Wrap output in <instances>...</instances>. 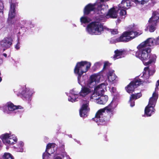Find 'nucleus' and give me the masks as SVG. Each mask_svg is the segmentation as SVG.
I'll use <instances>...</instances> for the list:
<instances>
[{
	"mask_svg": "<svg viewBox=\"0 0 159 159\" xmlns=\"http://www.w3.org/2000/svg\"><path fill=\"white\" fill-rule=\"evenodd\" d=\"M150 46L145 41L141 43L137 47L138 49L135 53V56L142 60L144 61L149 59V61L145 62L144 64L148 66L151 63L155 62L157 56L155 54H150L151 49Z\"/></svg>",
	"mask_w": 159,
	"mask_h": 159,
	"instance_id": "f257e3e1",
	"label": "nucleus"
},
{
	"mask_svg": "<svg viewBox=\"0 0 159 159\" xmlns=\"http://www.w3.org/2000/svg\"><path fill=\"white\" fill-rule=\"evenodd\" d=\"M114 111L109 108L99 110L96 113L95 118L93 120L95 121L98 125H106L110 120L111 116L113 115Z\"/></svg>",
	"mask_w": 159,
	"mask_h": 159,
	"instance_id": "f03ea898",
	"label": "nucleus"
},
{
	"mask_svg": "<svg viewBox=\"0 0 159 159\" xmlns=\"http://www.w3.org/2000/svg\"><path fill=\"white\" fill-rule=\"evenodd\" d=\"M90 62L86 61H82L77 63L74 69L75 74L78 75V79H80L83 74L87 72L91 66Z\"/></svg>",
	"mask_w": 159,
	"mask_h": 159,
	"instance_id": "7ed1b4c3",
	"label": "nucleus"
},
{
	"mask_svg": "<svg viewBox=\"0 0 159 159\" xmlns=\"http://www.w3.org/2000/svg\"><path fill=\"white\" fill-rule=\"evenodd\" d=\"M142 34V32L140 33L132 31H125L119 37L116 39L115 41L116 42H128Z\"/></svg>",
	"mask_w": 159,
	"mask_h": 159,
	"instance_id": "20e7f679",
	"label": "nucleus"
},
{
	"mask_svg": "<svg viewBox=\"0 0 159 159\" xmlns=\"http://www.w3.org/2000/svg\"><path fill=\"white\" fill-rule=\"evenodd\" d=\"M88 32L92 35H99L103 30V25L98 21L92 22L87 27Z\"/></svg>",
	"mask_w": 159,
	"mask_h": 159,
	"instance_id": "39448f33",
	"label": "nucleus"
},
{
	"mask_svg": "<svg viewBox=\"0 0 159 159\" xmlns=\"http://www.w3.org/2000/svg\"><path fill=\"white\" fill-rule=\"evenodd\" d=\"M22 107L20 106L14 105L13 103L9 102H7L3 107V111L6 114H11L13 112L18 114L22 112L23 110L19 111V109H22Z\"/></svg>",
	"mask_w": 159,
	"mask_h": 159,
	"instance_id": "423d86ee",
	"label": "nucleus"
},
{
	"mask_svg": "<svg viewBox=\"0 0 159 159\" xmlns=\"http://www.w3.org/2000/svg\"><path fill=\"white\" fill-rule=\"evenodd\" d=\"M15 93L18 96H20L24 100L30 98V89L26 85L19 86L13 90Z\"/></svg>",
	"mask_w": 159,
	"mask_h": 159,
	"instance_id": "0eeeda50",
	"label": "nucleus"
},
{
	"mask_svg": "<svg viewBox=\"0 0 159 159\" xmlns=\"http://www.w3.org/2000/svg\"><path fill=\"white\" fill-rule=\"evenodd\" d=\"M0 138L6 144L12 145L16 143L18 140L16 136L11 132L1 135Z\"/></svg>",
	"mask_w": 159,
	"mask_h": 159,
	"instance_id": "6e6552de",
	"label": "nucleus"
},
{
	"mask_svg": "<svg viewBox=\"0 0 159 159\" xmlns=\"http://www.w3.org/2000/svg\"><path fill=\"white\" fill-rule=\"evenodd\" d=\"M143 84L142 80L139 78L134 79L125 87V89L129 93H132L135 88Z\"/></svg>",
	"mask_w": 159,
	"mask_h": 159,
	"instance_id": "1a4fd4ad",
	"label": "nucleus"
},
{
	"mask_svg": "<svg viewBox=\"0 0 159 159\" xmlns=\"http://www.w3.org/2000/svg\"><path fill=\"white\" fill-rule=\"evenodd\" d=\"M84 103L82 105L80 110V115L81 117H85L87 116V113L89 110V101L84 100Z\"/></svg>",
	"mask_w": 159,
	"mask_h": 159,
	"instance_id": "9d476101",
	"label": "nucleus"
},
{
	"mask_svg": "<svg viewBox=\"0 0 159 159\" xmlns=\"http://www.w3.org/2000/svg\"><path fill=\"white\" fill-rule=\"evenodd\" d=\"M12 39L10 37L5 38L3 39L0 41L1 46L4 48V50L9 48L12 44Z\"/></svg>",
	"mask_w": 159,
	"mask_h": 159,
	"instance_id": "9b49d317",
	"label": "nucleus"
},
{
	"mask_svg": "<svg viewBox=\"0 0 159 159\" xmlns=\"http://www.w3.org/2000/svg\"><path fill=\"white\" fill-rule=\"evenodd\" d=\"M95 3L92 4L91 3L88 4L84 7L83 12L84 15H88L92 11H96V8L95 7Z\"/></svg>",
	"mask_w": 159,
	"mask_h": 159,
	"instance_id": "f8f14e48",
	"label": "nucleus"
},
{
	"mask_svg": "<svg viewBox=\"0 0 159 159\" xmlns=\"http://www.w3.org/2000/svg\"><path fill=\"white\" fill-rule=\"evenodd\" d=\"M15 4L13 3L11 4L10 10L9 13V16L8 19V23L10 24L14 23V21L12 20L15 15Z\"/></svg>",
	"mask_w": 159,
	"mask_h": 159,
	"instance_id": "ddd939ff",
	"label": "nucleus"
},
{
	"mask_svg": "<svg viewBox=\"0 0 159 159\" xmlns=\"http://www.w3.org/2000/svg\"><path fill=\"white\" fill-rule=\"evenodd\" d=\"M106 85L104 83L101 84L96 87L94 89V92L96 95L98 96L103 95L104 93V89Z\"/></svg>",
	"mask_w": 159,
	"mask_h": 159,
	"instance_id": "4468645a",
	"label": "nucleus"
},
{
	"mask_svg": "<svg viewBox=\"0 0 159 159\" xmlns=\"http://www.w3.org/2000/svg\"><path fill=\"white\" fill-rule=\"evenodd\" d=\"M145 41L150 47L154 45H159V36L155 39L151 38H149Z\"/></svg>",
	"mask_w": 159,
	"mask_h": 159,
	"instance_id": "2eb2a0df",
	"label": "nucleus"
},
{
	"mask_svg": "<svg viewBox=\"0 0 159 159\" xmlns=\"http://www.w3.org/2000/svg\"><path fill=\"white\" fill-rule=\"evenodd\" d=\"M130 0H123L121 3L118 5L119 10L120 8L128 9L131 6Z\"/></svg>",
	"mask_w": 159,
	"mask_h": 159,
	"instance_id": "dca6fc26",
	"label": "nucleus"
},
{
	"mask_svg": "<svg viewBox=\"0 0 159 159\" xmlns=\"http://www.w3.org/2000/svg\"><path fill=\"white\" fill-rule=\"evenodd\" d=\"M91 92V90L89 88L84 86L81 88L79 94L80 96L84 97L89 94Z\"/></svg>",
	"mask_w": 159,
	"mask_h": 159,
	"instance_id": "f3484780",
	"label": "nucleus"
},
{
	"mask_svg": "<svg viewBox=\"0 0 159 159\" xmlns=\"http://www.w3.org/2000/svg\"><path fill=\"white\" fill-rule=\"evenodd\" d=\"M125 52L124 50H118L117 49L115 51L114 53L115 54L114 55L113 58L115 59L121 58L122 57V56L125 54Z\"/></svg>",
	"mask_w": 159,
	"mask_h": 159,
	"instance_id": "a211bd4d",
	"label": "nucleus"
},
{
	"mask_svg": "<svg viewBox=\"0 0 159 159\" xmlns=\"http://www.w3.org/2000/svg\"><path fill=\"white\" fill-rule=\"evenodd\" d=\"M100 96L97 99V103L100 104L104 105L107 102L108 97L107 95H100Z\"/></svg>",
	"mask_w": 159,
	"mask_h": 159,
	"instance_id": "6ab92c4d",
	"label": "nucleus"
},
{
	"mask_svg": "<svg viewBox=\"0 0 159 159\" xmlns=\"http://www.w3.org/2000/svg\"><path fill=\"white\" fill-rule=\"evenodd\" d=\"M106 15L109 16L110 18H116L117 14L115 8L113 7L109 9Z\"/></svg>",
	"mask_w": 159,
	"mask_h": 159,
	"instance_id": "aec40b11",
	"label": "nucleus"
},
{
	"mask_svg": "<svg viewBox=\"0 0 159 159\" xmlns=\"http://www.w3.org/2000/svg\"><path fill=\"white\" fill-rule=\"evenodd\" d=\"M154 109L153 106L148 105L145 109V113L148 116H151L152 113L154 112Z\"/></svg>",
	"mask_w": 159,
	"mask_h": 159,
	"instance_id": "412c9836",
	"label": "nucleus"
},
{
	"mask_svg": "<svg viewBox=\"0 0 159 159\" xmlns=\"http://www.w3.org/2000/svg\"><path fill=\"white\" fill-rule=\"evenodd\" d=\"M149 19L150 20H152L155 21V23L157 22V20L159 19V9L153 12L152 16Z\"/></svg>",
	"mask_w": 159,
	"mask_h": 159,
	"instance_id": "4be33fe9",
	"label": "nucleus"
},
{
	"mask_svg": "<svg viewBox=\"0 0 159 159\" xmlns=\"http://www.w3.org/2000/svg\"><path fill=\"white\" fill-rule=\"evenodd\" d=\"M148 22L150 23L148 28L150 32H153L156 30L155 26L157 25V22H156V23H155V21L152 20H150V19H149Z\"/></svg>",
	"mask_w": 159,
	"mask_h": 159,
	"instance_id": "5701e85b",
	"label": "nucleus"
},
{
	"mask_svg": "<svg viewBox=\"0 0 159 159\" xmlns=\"http://www.w3.org/2000/svg\"><path fill=\"white\" fill-rule=\"evenodd\" d=\"M103 5L100 4L98 6L97 10L98 11V14H101L102 15H104L105 13L106 9L102 7Z\"/></svg>",
	"mask_w": 159,
	"mask_h": 159,
	"instance_id": "b1692460",
	"label": "nucleus"
},
{
	"mask_svg": "<svg viewBox=\"0 0 159 159\" xmlns=\"http://www.w3.org/2000/svg\"><path fill=\"white\" fill-rule=\"evenodd\" d=\"M54 143H49L47 144L46 146V148L45 150V152H46V153H48L49 155H51L53 153L52 152H49V150L52 149V147Z\"/></svg>",
	"mask_w": 159,
	"mask_h": 159,
	"instance_id": "393cba45",
	"label": "nucleus"
},
{
	"mask_svg": "<svg viewBox=\"0 0 159 159\" xmlns=\"http://www.w3.org/2000/svg\"><path fill=\"white\" fill-rule=\"evenodd\" d=\"M142 94L140 92L135 94H132L130 97V100H133L134 99H137L142 96Z\"/></svg>",
	"mask_w": 159,
	"mask_h": 159,
	"instance_id": "a878e982",
	"label": "nucleus"
},
{
	"mask_svg": "<svg viewBox=\"0 0 159 159\" xmlns=\"http://www.w3.org/2000/svg\"><path fill=\"white\" fill-rule=\"evenodd\" d=\"M24 143L21 141L18 142L17 147V151L19 152H22L23 151V147Z\"/></svg>",
	"mask_w": 159,
	"mask_h": 159,
	"instance_id": "bb28decb",
	"label": "nucleus"
},
{
	"mask_svg": "<svg viewBox=\"0 0 159 159\" xmlns=\"http://www.w3.org/2000/svg\"><path fill=\"white\" fill-rule=\"evenodd\" d=\"M2 159H14V158L10 153L6 152L3 155Z\"/></svg>",
	"mask_w": 159,
	"mask_h": 159,
	"instance_id": "cd10ccee",
	"label": "nucleus"
},
{
	"mask_svg": "<svg viewBox=\"0 0 159 159\" xmlns=\"http://www.w3.org/2000/svg\"><path fill=\"white\" fill-rule=\"evenodd\" d=\"M157 100V99L151 98L150 99L148 105L152 106H155Z\"/></svg>",
	"mask_w": 159,
	"mask_h": 159,
	"instance_id": "c85d7f7f",
	"label": "nucleus"
},
{
	"mask_svg": "<svg viewBox=\"0 0 159 159\" xmlns=\"http://www.w3.org/2000/svg\"><path fill=\"white\" fill-rule=\"evenodd\" d=\"M80 21L82 23H87L89 22L87 17L82 16L80 18Z\"/></svg>",
	"mask_w": 159,
	"mask_h": 159,
	"instance_id": "c756f323",
	"label": "nucleus"
},
{
	"mask_svg": "<svg viewBox=\"0 0 159 159\" xmlns=\"http://www.w3.org/2000/svg\"><path fill=\"white\" fill-rule=\"evenodd\" d=\"M77 96H78L77 94H75L74 95V97H70L68 99L69 101L72 102L77 101V100H76L77 98H78V97H76Z\"/></svg>",
	"mask_w": 159,
	"mask_h": 159,
	"instance_id": "7c9ffc66",
	"label": "nucleus"
},
{
	"mask_svg": "<svg viewBox=\"0 0 159 159\" xmlns=\"http://www.w3.org/2000/svg\"><path fill=\"white\" fill-rule=\"evenodd\" d=\"M96 77L97 76L95 75H91L90 77V83L91 84L93 82L96 81Z\"/></svg>",
	"mask_w": 159,
	"mask_h": 159,
	"instance_id": "2f4dec72",
	"label": "nucleus"
},
{
	"mask_svg": "<svg viewBox=\"0 0 159 159\" xmlns=\"http://www.w3.org/2000/svg\"><path fill=\"white\" fill-rule=\"evenodd\" d=\"M4 8L3 3L2 1H0V16H2L3 15V10Z\"/></svg>",
	"mask_w": 159,
	"mask_h": 159,
	"instance_id": "473e14b6",
	"label": "nucleus"
},
{
	"mask_svg": "<svg viewBox=\"0 0 159 159\" xmlns=\"http://www.w3.org/2000/svg\"><path fill=\"white\" fill-rule=\"evenodd\" d=\"M106 108H109V109H112V110L114 111L115 107L113 106V103L111 102L106 107Z\"/></svg>",
	"mask_w": 159,
	"mask_h": 159,
	"instance_id": "72a5a7b5",
	"label": "nucleus"
},
{
	"mask_svg": "<svg viewBox=\"0 0 159 159\" xmlns=\"http://www.w3.org/2000/svg\"><path fill=\"white\" fill-rule=\"evenodd\" d=\"M117 78V76L115 74H114L113 75L111 76L110 77H109L108 79L110 80H111L112 81H114L115 80H116V78Z\"/></svg>",
	"mask_w": 159,
	"mask_h": 159,
	"instance_id": "f704fd0d",
	"label": "nucleus"
},
{
	"mask_svg": "<svg viewBox=\"0 0 159 159\" xmlns=\"http://www.w3.org/2000/svg\"><path fill=\"white\" fill-rule=\"evenodd\" d=\"M114 71L113 70H110L108 71V73L107 75V77H110L111 76L114 74Z\"/></svg>",
	"mask_w": 159,
	"mask_h": 159,
	"instance_id": "c9c22d12",
	"label": "nucleus"
},
{
	"mask_svg": "<svg viewBox=\"0 0 159 159\" xmlns=\"http://www.w3.org/2000/svg\"><path fill=\"white\" fill-rule=\"evenodd\" d=\"M20 48V44L19 41V38L18 36V42L15 45V48L17 50L19 49Z\"/></svg>",
	"mask_w": 159,
	"mask_h": 159,
	"instance_id": "e433bc0d",
	"label": "nucleus"
},
{
	"mask_svg": "<svg viewBox=\"0 0 159 159\" xmlns=\"http://www.w3.org/2000/svg\"><path fill=\"white\" fill-rule=\"evenodd\" d=\"M110 64L109 63V62H108V61L105 62L104 63L103 67V68L102 70V71L105 70V69L106 67L107 66H110Z\"/></svg>",
	"mask_w": 159,
	"mask_h": 159,
	"instance_id": "4c0bfd02",
	"label": "nucleus"
},
{
	"mask_svg": "<svg viewBox=\"0 0 159 159\" xmlns=\"http://www.w3.org/2000/svg\"><path fill=\"white\" fill-rule=\"evenodd\" d=\"M120 14L121 16H124L126 14V11L125 10L121 9L120 11Z\"/></svg>",
	"mask_w": 159,
	"mask_h": 159,
	"instance_id": "58836bf2",
	"label": "nucleus"
},
{
	"mask_svg": "<svg viewBox=\"0 0 159 159\" xmlns=\"http://www.w3.org/2000/svg\"><path fill=\"white\" fill-rule=\"evenodd\" d=\"M110 31L111 33L113 34H116L118 33L117 30L116 29H111Z\"/></svg>",
	"mask_w": 159,
	"mask_h": 159,
	"instance_id": "ea45409f",
	"label": "nucleus"
},
{
	"mask_svg": "<svg viewBox=\"0 0 159 159\" xmlns=\"http://www.w3.org/2000/svg\"><path fill=\"white\" fill-rule=\"evenodd\" d=\"M152 98H155L156 99H157L158 98V94L156 92V91H155V92L153 93L152 97Z\"/></svg>",
	"mask_w": 159,
	"mask_h": 159,
	"instance_id": "a19ab883",
	"label": "nucleus"
},
{
	"mask_svg": "<svg viewBox=\"0 0 159 159\" xmlns=\"http://www.w3.org/2000/svg\"><path fill=\"white\" fill-rule=\"evenodd\" d=\"M149 70V67H145L144 68L143 71L142 73L143 74V76H144L146 74V71Z\"/></svg>",
	"mask_w": 159,
	"mask_h": 159,
	"instance_id": "79ce46f5",
	"label": "nucleus"
},
{
	"mask_svg": "<svg viewBox=\"0 0 159 159\" xmlns=\"http://www.w3.org/2000/svg\"><path fill=\"white\" fill-rule=\"evenodd\" d=\"M133 100H130V98L129 99V102L130 103V106L131 107H133L135 105V102L134 101H133Z\"/></svg>",
	"mask_w": 159,
	"mask_h": 159,
	"instance_id": "37998d69",
	"label": "nucleus"
},
{
	"mask_svg": "<svg viewBox=\"0 0 159 159\" xmlns=\"http://www.w3.org/2000/svg\"><path fill=\"white\" fill-rule=\"evenodd\" d=\"M148 1H145V0H141L140 3L141 4L143 5L144 4L147 3Z\"/></svg>",
	"mask_w": 159,
	"mask_h": 159,
	"instance_id": "c03bdc74",
	"label": "nucleus"
},
{
	"mask_svg": "<svg viewBox=\"0 0 159 159\" xmlns=\"http://www.w3.org/2000/svg\"><path fill=\"white\" fill-rule=\"evenodd\" d=\"M133 1L136 4L140 3L141 0H133Z\"/></svg>",
	"mask_w": 159,
	"mask_h": 159,
	"instance_id": "a18cd8bd",
	"label": "nucleus"
},
{
	"mask_svg": "<svg viewBox=\"0 0 159 159\" xmlns=\"http://www.w3.org/2000/svg\"><path fill=\"white\" fill-rule=\"evenodd\" d=\"M159 86V80L157 81V84H156V88H158V86Z\"/></svg>",
	"mask_w": 159,
	"mask_h": 159,
	"instance_id": "49530a36",
	"label": "nucleus"
},
{
	"mask_svg": "<svg viewBox=\"0 0 159 159\" xmlns=\"http://www.w3.org/2000/svg\"><path fill=\"white\" fill-rule=\"evenodd\" d=\"M54 159H62V158L59 156H57L55 157Z\"/></svg>",
	"mask_w": 159,
	"mask_h": 159,
	"instance_id": "de8ad7c7",
	"label": "nucleus"
},
{
	"mask_svg": "<svg viewBox=\"0 0 159 159\" xmlns=\"http://www.w3.org/2000/svg\"><path fill=\"white\" fill-rule=\"evenodd\" d=\"M3 63L2 59L0 57V65Z\"/></svg>",
	"mask_w": 159,
	"mask_h": 159,
	"instance_id": "09e8293b",
	"label": "nucleus"
},
{
	"mask_svg": "<svg viewBox=\"0 0 159 159\" xmlns=\"http://www.w3.org/2000/svg\"><path fill=\"white\" fill-rule=\"evenodd\" d=\"M45 155H46V153L45 152H44L43 154V158H45Z\"/></svg>",
	"mask_w": 159,
	"mask_h": 159,
	"instance_id": "8fccbe9b",
	"label": "nucleus"
},
{
	"mask_svg": "<svg viewBox=\"0 0 159 159\" xmlns=\"http://www.w3.org/2000/svg\"><path fill=\"white\" fill-rule=\"evenodd\" d=\"M4 106H0V110H3V107Z\"/></svg>",
	"mask_w": 159,
	"mask_h": 159,
	"instance_id": "3c124183",
	"label": "nucleus"
},
{
	"mask_svg": "<svg viewBox=\"0 0 159 159\" xmlns=\"http://www.w3.org/2000/svg\"><path fill=\"white\" fill-rule=\"evenodd\" d=\"M3 55L5 57H7V54L6 53H3Z\"/></svg>",
	"mask_w": 159,
	"mask_h": 159,
	"instance_id": "603ef678",
	"label": "nucleus"
},
{
	"mask_svg": "<svg viewBox=\"0 0 159 159\" xmlns=\"http://www.w3.org/2000/svg\"><path fill=\"white\" fill-rule=\"evenodd\" d=\"M1 141L0 140V148H1Z\"/></svg>",
	"mask_w": 159,
	"mask_h": 159,
	"instance_id": "864d4df0",
	"label": "nucleus"
},
{
	"mask_svg": "<svg viewBox=\"0 0 159 159\" xmlns=\"http://www.w3.org/2000/svg\"><path fill=\"white\" fill-rule=\"evenodd\" d=\"M2 78L0 77V82L2 81Z\"/></svg>",
	"mask_w": 159,
	"mask_h": 159,
	"instance_id": "5fc2aeb1",
	"label": "nucleus"
},
{
	"mask_svg": "<svg viewBox=\"0 0 159 159\" xmlns=\"http://www.w3.org/2000/svg\"><path fill=\"white\" fill-rule=\"evenodd\" d=\"M152 71H153V73H154L155 72V71H154V70Z\"/></svg>",
	"mask_w": 159,
	"mask_h": 159,
	"instance_id": "6e6d98bb",
	"label": "nucleus"
},
{
	"mask_svg": "<svg viewBox=\"0 0 159 159\" xmlns=\"http://www.w3.org/2000/svg\"><path fill=\"white\" fill-rule=\"evenodd\" d=\"M114 90V89H113V93H114V90Z\"/></svg>",
	"mask_w": 159,
	"mask_h": 159,
	"instance_id": "4d7b16f0",
	"label": "nucleus"
},
{
	"mask_svg": "<svg viewBox=\"0 0 159 159\" xmlns=\"http://www.w3.org/2000/svg\"><path fill=\"white\" fill-rule=\"evenodd\" d=\"M114 88L113 87L112 88V89H114Z\"/></svg>",
	"mask_w": 159,
	"mask_h": 159,
	"instance_id": "13d9d810",
	"label": "nucleus"
},
{
	"mask_svg": "<svg viewBox=\"0 0 159 159\" xmlns=\"http://www.w3.org/2000/svg\"><path fill=\"white\" fill-rule=\"evenodd\" d=\"M96 64H98V63H96Z\"/></svg>",
	"mask_w": 159,
	"mask_h": 159,
	"instance_id": "bf43d9fd",
	"label": "nucleus"
},
{
	"mask_svg": "<svg viewBox=\"0 0 159 159\" xmlns=\"http://www.w3.org/2000/svg\"><path fill=\"white\" fill-rule=\"evenodd\" d=\"M30 28H31V26H30Z\"/></svg>",
	"mask_w": 159,
	"mask_h": 159,
	"instance_id": "052dcab7",
	"label": "nucleus"
}]
</instances>
